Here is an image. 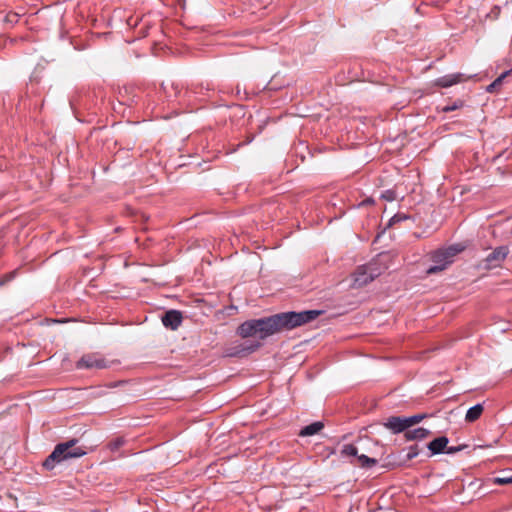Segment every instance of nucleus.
I'll return each mask as SVG.
<instances>
[{
  "label": "nucleus",
  "mask_w": 512,
  "mask_h": 512,
  "mask_svg": "<svg viewBox=\"0 0 512 512\" xmlns=\"http://www.w3.org/2000/svg\"><path fill=\"white\" fill-rule=\"evenodd\" d=\"M464 247L460 244L449 246L448 248L435 251L432 254V265L426 270L428 275L435 274L445 270L448 265L453 262V258L460 252Z\"/></svg>",
  "instance_id": "nucleus-2"
},
{
  "label": "nucleus",
  "mask_w": 512,
  "mask_h": 512,
  "mask_svg": "<svg viewBox=\"0 0 512 512\" xmlns=\"http://www.w3.org/2000/svg\"><path fill=\"white\" fill-rule=\"evenodd\" d=\"M466 447H467V445H465V444L458 445V446H446L445 453L449 454V455H453V454H456V453L464 450Z\"/></svg>",
  "instance_id": "nucleus-21"
},
{
  "label": "nucleus",
  "mask_w": 512,
  "mask_h": 512,
  "mask_svg": "<svg viewBox=\"0 0 512 512\" xmlns=\"http://www.w3.org/2000/svg\"><path fill=\"white\" fill-rule=\"evenodd\" d=\"M183 320L182 313L178 310H169L162 317V323L166 328L176 330Z\"/></svg>",
  "instance_id": "nucleus-9"
},
{
  "label": "nucleus",
  "mask_w": 512,
  "mask_h": 512,
  "mask_svg": "<svg viewBox=\"0 0 512 512\" xmlns=\"http://www.w3.org/2000/svg\"><path fill=\"white\" fill-rule=\"evenodd\" d=\"M449 443V439L445 436H440L428 443L427 448L430 450L432 455L445 453L446 446Z\"/></svg>",
  "instance_id": "nucleus-11"
},
{
  "label": "nucleus",
  "mask_w": 512,
  "mask_h": 512,
  "mask_svg": "<svg viewBox=\"0 0 512 512\" xmlns=\"http://www.w3.org/2000/svg\"><path fill=\"white\" fill-rule=\"evenodd\" d=\"M484 407L482 404L478 403L472 407H470L467 410V413L465 415V420L467 422H474L477 419L480 418L481 414L483 413Z\"/></svg>",
  "instance_id": "nucleus-14"
},
{
  "label": "nucleus",
  "mask_w": 512,
  "mask_h": 512,
  "mask_svg": "<svg viewBox=\"0 0 512 512\" xmlns=\"http://www.w3.org/2000/svg\"><path fill=\"white\" fill-rule=\"evenodd\" d=\"M509 249L506 246H499L495 248L484 260L485 268L492 269L501 265L506 259Z\"/></svg>",
  "instance_id": "nucleus-5"
},
{
  "label": "nucleus",
  "mask_w": 512,
  "mask_h": 512,
  "mask_svg": "<svg viewBox=\"0 0 512 512\" xmlns=\"http://www.w3.org/2000/svg\"><path fill=\"white\" fill-rule=\"evenodd\" d=\"M463 106H464V101L461 100V99H457L452 104L446 105V106L442 107L441 111L444 112V113H448V112H452V111H455L457 109H460Z\"/></svg>",
  "instance_id": "nucleus-17"
},
{
  "label": "nucleus",
  "mask_w": 512,
  "mask_h": 512,
  "mask_svg": "<svg viewBox=\"0 0 512 512\" xmlns=\"http://www.w3.org/2000/svg\"><path fill=\"white\" fill-rule=\"evenodd\" d=\"M408 219V216H406L405 214H395L391 219H390V225L392 223H396V222H401V221H404Z\"/></svg>",
  "instance_id": "nucleus-26"
},
{
  "label": "nucleus",
  "mask_w": 512,
  "mask_h": 512,
  "mask_svg": "<svg viewBox=\"0 0 512 512\" xmlns=\"http://www.w3.org/2000/svg\"><path fill=\"white\" fill-rule=\"evenodd\" d=\"M430 434V431L426 428L418 427L412 430H406L404 437L407 441L422 440Z\"/></svg>",
  "instance_id": "nucleus-12"
},
{
  "label": "nucleus",
  "mask_w": 512,
  "mask_h": 512,
  "mask_svg": "<svg viewBox=\"0 0 512 512\" xmlns=\"http://www.w3.org/2000/svg\"><path fill=\"white\" fill-rule=\"evenodd\" d=\"M418 454H419L418 445H411L408 448L406 459L412 460V459L416 458L418 456Z\"/></svg>",
  "instance_id": "nucleus-22"
},
{
  "label": "nucleus",
  "mask_w": 512,
  "mask_h": 512,
  "mask_svg": "<svg viewBox=\"0 0 512 512\" xmlns=\"http://www.w3.org/2000/svg\"><path fill=\"white\" fill-rule=\"evenodd\" d=\"M343 456H358V449L353 444H345L341 449Z\"/></svg>",
  "instance_id": "nucleus-16"
},
{
  "label": "nucleus",
  "mask_w": 512,
  "mask_h": 512,
  "mask_svg": "<svg viewBox=\"0 0 512 512\" xmlns=\"http://www.w3.org/2000/svg\"><path fill=\"white\" fill-rule=\"evenodd\" d=\"M511 70H508V71H505L503 72L500 76H498L492 83L498 87L502 84L503 82V79L508 75L510 74Z\"/></svg>",
  "instance_id": "nucleus-24"
},
{
  "label": "nucleus",
  "mask_w": 512,
  "mask_h": 512,
  "mask_svg": "<svg viewBox=\"0 0 512 512\" xmlns=\"http://www.w3.org/2000/svg\"><path fill=\"white\" fill-rule=\"evenodd\" d=\"M357 459L361 467L370 468L377 464V460L375 458H370L364 454L358 455Z\"/></svg>",
  "instance_id": "nucleus-15"
},
{
  "label": "nucleus",
  "mask_w": 512,
  "mask_h": 512,
  "mask_svg": "<svg viewBox=\"0 0 512 512\" xmlns=\"http://www.w3.org/2000/svg\"><path fill=\"white\" fill-rule=\"evenodd\" d=\"M470 79V76H466L463 73L447 74L437 78L434 81V85L441 88H448L458 83H462Z\"/></svg>",
  "instance_id": "nucleus-7"
},
{
  "label": "nucleus",
  "mask_w": 512,
  "mask_h": 512,
  "mask_svg": "<svg viewBox=\"0 0 512 512\" xmlns=\"http://www.w3.org/2000/svg\"><path fill=\"white\" fill-rule=\"evenodd\" d=\"M381 198L391 202L396 199V193L393 190H386L381 194Z\"/></svg>",
  "instance_id": "nucleus-23"
},
{
  "label": "nucleus",
  "mask_w": 512,
  "mask_h": 512,
  "mask_svg": "<svg viewBox=\"0 0 512 512\" xmlns=\"http://www.w3.org/2000/svg\"><path fill=\"white\" fill-rule=\"evenodd\" d=\"M495 89H496V86H495L493 83H491V84L487 87V91H488V92H493Z\"/></svg>",
  "instance_id": "nucleus-28"
},
{
  "label": "nucleus",
  "mask_w": 512,
  "mask_h": 512,
  "mask_svg": "<svg viewBox=\"0 0 512 512\" xmlns=\"http://www.w3.org/2000/svg\"><path fill=\"white\" fill-rule=\"evenodd\" d=\"M511 70H508V71H505L503 72L500 76H498L492 83L498 87L502 84L503 82V79L508 75L510 74Z\"/></svg>",
  "instance_id": "nucleus-25"
},
{
  "label": "nucleus",
  "mask_w": 512,
  "mask_h": 512,
  "mask_svg": "<svg viewBox=\"0 0 512 512\" xmlns=\"http://www.w3.org/2000/svg\"><path fill=\"white\" fill-rule=\"evenodd\" d=\"M324 428V424L321 421L313 422L305 427H303L300 432L299 436L306 437V436H312L320 432Z\"/></svg>",
  "instance_id": "nucleus-13"
},
{
  "label": "nucleus",
  "mask_w": 512,
  "mask_h": 512,
  "mask_svg": "<svg viewBox=\"0 0 512 512\" xmlns=\"http://www.w3.org/2000/svg\"><path fill=\"white\" fill-rule=\"evenodd\" d=\"M493 483L497 484V485L511 484L512 483V474L494 477Z\"/></svg>",
  "instance_id": "nucleus-20"
},
{
  "label": "nucleus",
  "mask_w": 512,
  "mask_h": 512,
  "mask_svg": "<svg viewBox=\"0 0 512 512\" xmlns=\"http://www.w3.org/2000/svg\"><path fill=\"white\" fill-rule=\"evenodd\" d=\"M424 418H426V414H416L413 416L405 417L407 427L410 428V427L414 426L415 424H418Z\"/></svg>",
  "instance_id": "nucleus-18"
},
{
  "label": "nucleus",
  "mask_w": 512,
  "mask_h": 512,
  "mask_svg": "<svg viewBox=\"0 0 512 512\" xmlns=\"http://www.w3.org/2000/svg\"><path fill=\"white\" fill-rule=\"evenodd\" d=\"M111 362L100 353L84 354L77 362L75 367L81 369H106L109 368Z\"/></svg>",
  "instance_id": "nucleus-4"
},
{
  "label": "nucleus",
  "mask_w": 512,
  "mask_h": 512,
  "mask_svg": "<svg viewBox=\"0 0 512 512\" xmlns=\"http://www.w3.org/2000/svg\"><path fill=\"white\" fill-rule=\"evenodd\" d=\"M69 447V444H57L52 453L43 462V467L47 470L55 468L56 464L64 461L63 453Z\"/></svg>",
  "instance_id": "nucleus-6"
},
{
  "label": "nucleus",
  "mask_w": 512,
  "mask_h": 512,
  "mask_svg": "<svg viewBox=\"0 0 512 512\" xmlns=\"http://www.w3.org/2000/svg\"><path fill=\"white\" fill-rule=\"evenodd\" d=\"M78 443L77 439H71L63 444H69V447L65 450L63 453V459H69V458H79L84 455H86V450L83 447H76V444Z\"/></svg>",
  "instance_id": "nucleus-10"
},
{
  "label": "nucleus",
  "mask_w": 512,
  "mask_h": 512,
  "mask_svg": "<svg viewBox=\"0 0 512 512\" xmlns=\"http://www.w3.org/2000/svg\"><path fill=\"white\" fill-rule=\"evenodd\" d=\"M15 275V272H11L9 274H6L3 279L0 281V285H4L5 283L9 282Z\"/></svg>",
  "instance_id": "nucleus-27"
},
{
  "label": "nucleus",
  "mask_w": 512,
  "mask_h": 512,
  "mask_svg": "<svg viewBox=\"0 0 512 512\" xmlns=\"http://www.w3.org/2000/svg\"><path fill=\"white\" fill-rule=\"evenodd\" d=\"M383 425L393 434L405 433L408 429L405 417L401 416H391L386 419Z\"/></svg>",
  "instance_id": "nucleus-8"
},
{
  "label": "nucleus",
  "mask_w": 512,
  "mask_h": 512,
  "mask_svg": "<svg viewBox=\"0 0 512 512\" xmlns=\"http://www.w3.org/2000/svg\"><path fill=\"white\" fill-rule=\"evenodd\" d=\"M383 269L379 266L378 262L373 260L365 265L357 268L354 273V286L361 287L382 274Z\"/></svg>",
  "instance_id": "nucleus-3"
},
{
  "label": "nucleus",
  "mask_w": 512,
  "mask_h": 512,
  "mask_svg": "<svg viewBox=\"0 0 512 512\" xmlns=\"http://www.w3.org/2000/svg\"><path fill=\"white\" fill-rule=\"evenodd\" d=\"M124 444H125V439L122 437H118V438L112 440L109 443L108 447L112 452H115V451L119 450Z\"/></svg>",
  "instance_id": "nucleus-19"
},
{
  "label": "nucleus",
  "mask_w": 512,
  "mask_h": 512,
  "mask_svg": "<svg viewBox=\"0 0 512 512\" xmlns=\"http://www.w3.org/2000/svg\"><path fill=\"white\" fill-rule=\"evenodd\" d=\"M321 314L320 310H305L301 312H283L259 319H250L241 323L237 328V335L241 338H254L248 345L241 348L231 356L240 353H252L260 348L262 340L284 330H291L315 320Z\"/></svg>",
  "instance_id": "nucleus-1"
}]
</instances>
